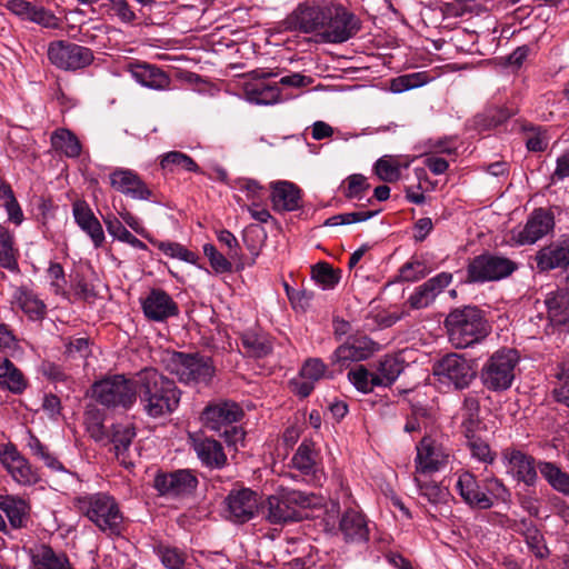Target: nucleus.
Masks as SVG:
<instances>
[{"label": "nucleus", "instance_id": "1", "mask_svg": "<svg viewBox=\"0 0 569 569\" xmlns=\"http://www.w3.org/2000/svg\"><path fill=\"white\" fill-rule=\"evenodd\" d=\"M137 396L147 416L158 418L173 412L181 391L176 382L157 369L146 368L137 375Z\"/></svg>", "mask_w": 569, "mask_h": 569}, {"label": "nucleus", "instance_id": "2", "mask_svg": "<svg viewBox=\"0 0 569 569\" xmlns=\"http://www.w3.org/2000/svg\"><path fill=\"white\" fill-rule=\"evenodd\" d=\"M450 343L458 349L468 348L489 332L488 322L477 307H465L452 310L445 320Z\"/></svg>", "mask_w": 569, "mask_h": 569}, {"label": "nucleus", "instance_id": "3", "mask_svg": "<svg viewBox=\"0 0 569 569\" xmlns=\"http://www.w3.org/2000/svg\"><path fill=\"white\" fill-rule=\"evenodd\" d=\"M456 489L468 506L478 509H490L498 501L508 502L511 496L500 479L488 477L478 481L469 471L458 476Z\"/></svg>", "mask_w": 569, "mask_h": 569}, {"label": "nucleus", "instance_id": "4", "mask_svg": "<svg viewBox=\"0 0 569 569\" xmlns=\"http://www.w3.org/2000/svg\"><path fill=\"white\" fill-rule=\"evenodd\" d=\"M76 507L93 522L100 531L119 536L123 529V515L113 497L98 492L78 497Z\"/></svg>", "mask_w": 569, "mask_h": 569}, {"label": "nucleus", "instance_id": "5", "mask_svg": "<svg viewBox=\"0 0 569 569\" xmlns=\"http://www.w3.org/2000/svg\"><path fill=\"white\" fill-rule=\"evenodd\" d=\"M164 363L167 370L186 385L208 386L216 372L212 359L198 352H171Z\"/></svg>", "mask_w": 569, "mask_h": 569}, {"label": "nucleus", "instance_id": "6", "mask_svg": "<svg viewBox=\"0 0 569 569\" xmlns=\"http://www.w3.org/2000/svg\"><path fill=\"white\" fill-rule=\"evenodd\" d=\"M137 377L129 379L124 375H113L93 383L92 397L103 407L127 410L137 400Z\"/></svg>", "mask_w": 569, "mask_h": 569}, {"label": "nucleus", "instance_id": "7", "mask_svg": "<svg viewBox=\"0 0 569 569\" xmlns=\"http://www.w3.org/2000/svg\"><path fill=\"white\" fill-rule=\"evenodd\" d=\"M317 497L299 490L283 491L279 496L268 498L267 520L272 525L298 521L302 518L300 508H312Z\"/></svg>", "mask_w": 569, "mask_h": 569}, {"label": "nucleus", "instance_id": "8", "mask_svg": "<svg viewBox=\"0 0 569 569\" xmlns=\"http://www.w3.org/2000/svg\"><path fill=\"white\" fill-rule=\"evenodd\" d=\"M519 361L515 349L496 351L483 365L480 378L482 385L491 391H503L511 387L515 379V368Z\"/></svg>", "mask_w": 569, "mask_h": 569}, {"label": "nucleus", "instance_id": "9", "mask_svg": "<svg viewBox=\"0 0 569 569\" xmlns=\"http://www.w3.org/2000/svg\"><path fill=\"white\" fill-rule=\"evenodd\" d=\"M361 29L360 20L339 3L327 4V14L321 38L326 42L342 43Z\"/></svg>", "mask_w": 569, "mask_h": 569}, {"label": "nucleus", "instance_id": "10", "mask_svg": "<svg viewBox=\"0 0 569 569\" xmlns=\"http://www.w3.org/2000/svg\"><path fill=\"white\" fill-rule=\"evenodd\" d=\"M433 373L442 385L452 386L457 390L466 389L477 376L471 360L458 353H448L433 367Z\"/></svg>", "mask_w": 569, "mask_h": 569}, {"label": "nucleus", "instance_id": "11", "mask_svg": "<svg viewBox=\"0 0 569 569\" xmlns=\"http://www.w3.org/2000/svg\"><path fill=\"white\" fill-rule=\"evenodd\" d=\"M517 268V263L507 257L481 254L470 261L467 269L468 281H498L509 277Z\"/></svg>", "mask_w": 569, "mask_h": 569}, {"label": "nucleus", "instance_id": "12", "mask_svg": "<svg viewBox=\"0 0 569 569\" xmlns=\"http://www.w3.org/2000/svg\"><path fill=\"white\" fill-rule=\"evenodd\" d=\"M48 58L53 66L66 71L83 69L94 59L91 49L66 40L50 42Z\"/></svg>", "mask_w": 569, "mask_h": 569}, {"label": "nucleus", "instance_id": "13", "mask_svg": "<svg viewBox=\"0 0 569 569\" xmlns=\"http://www.w3.org/2000/svg\"><path fill=\"white\" fill-rule=\"evenodd\" d=\"M555 228L553 214L543 208L535 209L522 227L510 231V242L516 246H529L550 233Z\"/></svg>", "mask_w": 569, "mask_h": 569}, {"label": "nucleus", "instance_id": "14", "mask_svg": "<svg viewBox=\"0 0 569 569\" xmlns=\"http://www.w3.org/2000/svg\"><path fill=\"white\" fill-rule=\"evenodd\" d=\"M326 14L327 4L320 6L313 1H306L298 4L287 17L286 23L290 30L303 33H318L321 36Z\"/></svg>", "mask_w": 569, "mask_h": 569}, {"label": "nucleus", "instance_id": "15", "mask_svg": "<svg viewBox=\"0 0 569 569\" xmlns=\"http://www.w3.org/2000/svg\"><path fill=\"white\" fill-rule=\"evenodd\" d=\"M415 467L417 475H431L442 469L449 459L447 449L430 437H425L417 445Z\"/></svg>", "mask_w": 569, "mask_h": 569}, {"label": "nucleus", "instance_id": "16", "mask_svg": "<svg viewBox=\"0 0 569 569\" xmlns=\"http://www.w3.org/2000/svg\"><path fill=\"white\" fill-rule=\"evenodd\" d=\"M378 349L379 345L367 336L351 337L336 349L331 361L332 365H338L340 369H343L352 362L370 358Z\"/></svg>", "mask_w": 569, "mask_h": 569}, {"label": "nucleus", "instance_id": "17", "mask_svg": "<svg viewBox=\"0 0 569 569\" xmlns=\"http://www.w3.org/2000/svg\"><path fill=\"white\" fill-rule=\"evenodd\" d=\"M109 180L114 190L134 200H149L153 194L147 183L132 169L116 168L109 174Z\"/></svg>", "mask_w": 569, "mask_h": 569}, {"label": "nucleus", "instance_id": "18", "mask_svg": "<svg viewBox=\"0 0 569 569\" xmlns=\"http://www.w3.org/2000/svg\"><path fill=\"white\" fill-rule=\"evenodd\" d=\"M198 485L197 477L187 469L169 473H158L153 487L161 496L178 497L191 493Z\"/></svg>", "mask_w": 569, "mask_h": 569}, {"label": "nucleus", "instance_id": "19", "mask_svg": "<svg viewBox=\"0 0 569 569\" xmlns=\"http://www.w3.org/2000/svg\"><path fill=\"white\" fill-rule=\"evenodd\" d=\"M228 518L238 523H244L253 518L258 510V498L256 492L243 488L232 490L226 498Z\"/></svg>", "mask_w": 569, "mask_h": 569}, {"label": "nucleus", "instance_id": "20", "mask_svg": "<svg viewBox=\"0 0 569 569\" xmlns=\"http://www.w3.org/2000/svg\"><path fill=\"white\" fill-rule=\"evenodd\" d=\"M143 313L148 320L163 322L179 315V307L173 299L161 289H152L141 300Z\"/></svg>", "mask_w": 569, "mask_h": 569}, {"label": "nucleus", "instance_id": "21", "mask_svg": "<svg viewBox=\"0 0 569 569\" xmlns=\"http://www.w3.org/2000/svg\"><path fill=\"white\" fill-rule=\"evenodd\" d=\"M242 417V409L233 401H221L207 406L202 412L204 425L217 432L241 420Z\"/></svg>", "mask_w": 569, "mask_h": 569}, {"label": "nucleus", "instance_id": "22", "mask_svg": "<svg viewBox=\"0 0 569 569\" xmlns=\"http://www.w3.org/2000/svg\"><path fill=\"white\" fill-rule=\"evenodd\" d=\"M253 80L244 83L243 92L249 102L256 104H273L280 100V88L277 83L266 82L273 73L253 71Z\"/></svg>", "mask_w": 569, "mask_h": 569}, {"label": "nucleus", "instance_id": "23", "mask_svg": "<svg viewBox=\"0 0 569 569\" xmlns=\"http://www.w3.org/2000/svg\"><path fill=\"white\" fill-rule=\"evenodd\" d=\"M190 439L191 447L202 466L220 470L228 465V457L218 440L203 436H191Z\"/></svg>", "mask_w": 569, "mask_h": 569}, {"label": "nucleus", "instance_id": "24", "mask_svg": "<svg viewBox=\"0 0 569 569\" xmlns=\"http://www.w3.org/2000/svg\"><path fill=\"white\" fill-rule=\"evenodd\" d=\"M126 71L139 84L152 90H167L170 87V77L159 67L147 62H130Z\"/></svg>", "mask_w": 569, "mask_h": 569}, {"label": "nucleus", "instance_id": "25", "mask_svg": "<svg viewBox=\"0 0 569 569\" xmlns=\"http://www.w3.org/2000/svg\"><path fill=\"white\" fill-rule=\"evenodd\" d=\"M6 8L22 20H28L51 29L59 26V19L53 13L27 0H8Z\"/></svg>", "mask_w": 569, "mask_h": 569}, {"label": "nucleus", "instance_id": "26", "mask_svg": "<svg viewBox=\"0 0 569 569\" xmlns=\"http://www.w3.org/2000/svg\"><path fill=\"white\" fill-rule=\"evenodd\" d=\"M0 460L6 470L18 483L30 485L37 480V475L28 460L13 446H8L3 449L0 455Z\"/></svg>", "mask_w": 569, "mask_h": 569}, {"label": "nucleus", "instance_id": "27", "mask_svg": "<svg viewBox=\"0 0 569 569\" xmlns=\"http://www.w3.org/2000/svg\"><path fill=\"white\" fill-rule=\"evenodd\" d=\"M452 274L441 272L430 278L416 288L415 292L409 297L408 302L413 309H422L428 307L435 298L450 284Z\"/></svg>", "mask_w": 569, "mask_h": 569}, {"label": "nucleus", "instance_id": "28", "mask_svg": "<svg viewBox=\"0 0 569 569\" xmlns=\"http://www.w3.org/2000/svg\"><path fill=\"white\" fill-rule=\"evenodd\" d=\"M537 268L540 271H548L562 268L569 264V237L553 242L536 254Z\"/></svg>", "mask_w": 569, "mask_h": 569}, {"label": "nucleus", "instance_id": "29", "mask_svg": "<svg viewBox=\"0 0 569 569\" xmlns=\"http://www.w3.org/2000/svg\"><path fill=\"white\" fill-rule=\"evenodd\" d=\"M72 213L79 228L90 237L96 248H100L106 237L102 226L91 208L84 201H76L72 206Z\"/></svg>", "mask_w": 569, "mask_h": 569}, {"label": "nucleus", "instance_id": "30", "mask_svg": "<svg viewBox=\"0 0 569 569\" xmlns=\"http://www.w3.org/2000/svg\"><path fill=\"white\" fill-rule=\"evenodd\" d=\"M503 460L508 463L509 472L527 486L535 485L537 471L533 466V458L517 449H506Z\"/></svg>", "mask_w": 569, "mask_h": 569}, {"label": "nucleus", "instance_id": "31", "mask_svg": "<svg viewBox=\"0 0 569 569\" xmlns=\"http://www.w3.org/2000/svg\"><path fill=\"white\" fill-rule=\"evenodd\" d=\"M271 201L277 211H295L301 207L300 189L289 181H277L271 184Z\"/></svg>", "mask_w": 569, "mask_h": 569}, {"label": "nucleus", "instance_id": "32", "mask_svg": "<svg viewBox=\"0 0 569 569\" xmlns=\"http://www.w3.org/2000/svg\"><path fill=\"white\" fill-rule=\"evenodd\" d=\"M136 437V429L131 423H116L111 427L110 436H107L113 443V450L121 465L129 467V449Z\"/></svg>", "mask_w": 569, "mask_h": 569}, {"label": "nucleus", "instance_id": "33", "mask_svg": "<svg viewBox=\"0 0 569 569\" xmlns=\"http://www.w3.org/2000/svg\"><path fill=\"white\" fill-rule=\"evenodd\" d=\"M339 528L346 541L363 542L369 539L367 520L357 510L348 509L340 519Z\"/></svg>", "mask_w": 569, "mask_h": 569}, {"label": "nucleus", "instance_id": "34", "mask_svg": "<svg viewBox=\"0 0 569 569\" xmlns=\"http://www.w3.org/2000/svg\"><path fill=\"white\" fill-rule=\"evenodd\" d=\"M32 569H74L63 552H56L48 545H40L31 550Z\"/></svg>", "mask_w": 569, "mask_h": 569}, {"label": "nucleus", "instance_id": "35", "mask_svg": "<svg viewBox=\"0 0 569 569\" xmlns=\"http://www.w3.org/2000/svg\"><path fill=\"white\" fill-rule=\"evenodd\" d=\"M0 510L6 513L12 528L20 529L27 526L30 506L24 499L17 496L0 495Z\"/></svg>", "mask_w": 569, "mask_h": 569}, {"label": "nucleus", "instance_id": "36", "mask_svg": "<svg viewBox=\"0 0 569 569\" xmlns=\"http://www.w3.org/2000/svg\"><path fill=\"white\" fill-rule=\"evenodd\" d=\"M13 299L17 306L31 319H43L47 313L46 303L30 288L21 286L16 288Z\"/></svg>", "mask_w": 569, "mask_h": 569}, {"label": "nucleus", "instance_id": "37", "mask_svg": "<svg viewBox=\"0 0 569 569\" xmlns=\"http://www.w3.org/2000/svg\"><path fill=\"white\" fill-rule=\"evenodd\" d=\"M0 386L12 393H21L27 388L23 373L8 358H0Z\"/></svg>", "mask_w": 569, "mask_h": 569}, {"label": "nucleus", "instance_id": "38", "mask_svg": "<svg viewBox=\"0 0 569 569\" xmlns=\"http://www.w3.org/2000/svg\"><path fill=\"white\" fill-rule=\"evenodd\" d=\"M549 319L555 325L569 321V295L565 291L550 292L546 298Z\"/></svg>", "mask_w": 569, "mask_h": 569}, {"label": "nucleus", "instance_id": "39", "mask_svg": "<svg viewBox=\"0 0 569 569\" xmlns=\"http://www.w3.org/2000/svg\"><path fill=\"white\" fill-rule=\"evenodd\" d=\"M51 146L56 151L69 158H77L81 153V143L73 132L59 128L51 134Z\"/></svg>", "mask_w": 569, "mask_h": 569}, {"label": "nucleus", "instance_id": "40", "mask_svg": "<svg viewBox=\"0 0 569 569\" xmlns=\"http://www.w3.org/2000/svg\"><path fill=\"white\" fill-rule=\"evenodd\" d=\"M241 343L246 352L254 358H263L272 351L270 338L264 333L252 330L242 333Z\"/></svg>", "mask_w": 569, "mask_h": 569}, {"label": "nucleus", "instance_id": "41", "mask_svg": "<svg viewBox=\"0 0 569 569\" xmlns=\"http://www.w3.org/2000/svg\"><path fill=\"white\" fill-rule=\"evenodd\" d=\"M0 266L11 272L19 271L18 249L14 248V237L6 228H0Z\"/></svg>", "mask_w": 569, "mask_h": 569}, {"label": "nucleus", "instance_id": "42", "mask_svg": "<svg viewBox=\"0 0 569 569\" xmlns=\"http://www.w3.org/2000/svg\"><path fill=\"white\" fill-rule=\"evenodd\" d=\"M403 370L402 361L396 357L387 356L380 360L375 372L373 383L388 387L392 385Z\"/></svg>", "mask_w": 569, "mask_h": 569}, {"label": "nucleus", "instance_id": "43", "mask_svg": "<svg viewBox=\"0 0 569 569\" xmlns=\"http://www.w3.org/2000/svg\"><path fill=\"white\" fill-rule=\"evenodd\" d=\"M161 168L170 173L179 170L200 173L201 170L196 161L188 154L180 151H170L161 157Z\"/></svg>", "mask_w": 569, "mask_h": 569}, {"label": "nucleus", "instance_id": "44", "mask_svg": "<svg viewBox=\"0 0 569 569\" xmlns=\"http://www.w3.org/2000/svg\"><path fill=\"white\" fill-rule=\"evenodd\" d=\"M479 410L480 405L478 398L475 396H467L460 409L461 428L467 438H471V433H475L480 423Z\"/></svg>", "mask_w": 569, "mask_h": 569}, {"label": "nucleus", "instance_id": "45", "mask_svg": "<svg viewBox=\"0 0 569 569\" xmlns=\"http://www.w3.org/2000/svg\"><path fill=\"white\" fill-rule=\"evenodd\" d=\"M103 222L107 227L109 234H111L114 239L129 243L131 247L139 250L147 249V244L137 237H134L114 216L109 214L107 217H103Z\"/></svg>", "mask_w": 569, "mask_h": 569}, {"label": "nucleus", "instance_id": "46", "mask_svg": "<svg viewBox=\"0 0 569 569\" xmlns=\"http://www.w3.org/2000/svg\"><path fill=\"white\" fill-rule=\"evenodd\" d=\"M316 459L317 453L315 451L313 443L305 440L298 447L291 459V463L297 470L305 475H309L315 469Z\"/></svg>", "mask_w": 569, "mask_h": 569}, {"label": "nucleus", "instance_id": "47", "mask_svg": "<svg viewBox=\"0 0 569 569\" xmlns=\"http://www.w3.org/2000/svg\"><path fill=\"white\" fill-rule=\"evenodd\" d=\"M425 476L426 475L415 473L413 477V481L418 488L419 493L427 498V500L431 503L446 501L447 497L449 496L447 488L441 487L439 483L432 480H425Z\"/></svg>", "mask_w": 569, "mask_h": 569}, {"label": "nucleus", "instance_id": "48", "mask_svg": "<svg viewBox=\"0 0 569 569\" xmlns=\"http://www.w3.org/2000/svg\"><path fill=\"white\" fill-rule=\"evenodd\" d=\"M539 471L556 490L569 495L568 473L561 471L560 468L551 462H541Z\"/></svg>", "mask_w": 569, "mask_h": 569}, {"label": "nucleus", "instance_id": "49", "mask_svg": "<svg viewBox=\"0 0 569 569\" xmlns=\"http://www.w3.org/2000/svg\"><path fill=\"white\" fill-rule=\"evenodd\" d=\"M312 279L322 289H332L340 281V271L328 262H318L311 269Z\"/></svg>", "mask_w": 569, "mask_h": 569}, {"label": "nucleus", "instance_id": "50", "mask_svg": "<svg viewBox=\"0 0 569 569\" xmlns=\"http://www.w3.org/2000/svg\"><path fill=\"white\" fill-rule=\"evenodd\" d=\"M0 200H6L4 208H6L9 221L13 222L17 226L21 224L23 221L22 209H21L18 200L14 197L12 188L10 187L9 183H7L4 181H2Z\"/></svg>", "mask_w": 569, "mask_h": 569}, {"label": "nucleus", "instance_id": "51", "mask_svg": "<svg viewBox=\"0 0 569 569\" xmlns=\"http://www.w3.org/2000/svg\"><path fill=\"white\" fill-rule=\"evenodd\" d=\"M242 238L250 253L253 257H257L267 239V231L263 227L257 223H251L244 228Z\"/></svg>", "mask_w": 569, "mask_h": 569}, {"label": "nucleus", "instance_id": "52", "mask_svg": "<svg viewBox=\"0 0 569 569\" xmlns=\"http://www.w3.org/2000/svg\"><path fill=\"white\" fill-rule=\"evenodd\" d=\"M376 173L386 182H393L400 178L401 166L395 157L385 156L376 162Z\"/></svg>", "mask_w": 569, "mask_h": 569}, {"label": "nucleus", "instance_id": "53", "mask_svg": "<svg viewBox=\"0 0 569 569\" xmlns=\"http://www.w3.org/2000/svg\"><path fill=\"white\" fill-rule=\"evenodd\" d=\"M84 425L90 437L96 441H102L107 438L103 427V415L97 408H89L84 413Z\"/></svg>", "mask_w": 569, "mask_h": 569}, {"label": "nucleus", "instance_id": "54", "mask_svg": "<svg viewBox=\"0 0 569 569\" xmlns=\"http://www.w3.org/2000/svg\"><path fill=\"white\" fill-rule=\"evenodd\" d=\"M375 372H370L363 366L357 367L355 370L348 372L349 381L356 387L357 390L367 393L372 391L373 387H378L373 383Z\"/></svg>", "mask_w": 569, "mask_h": 569}, {"label": "nucleus", "instance_id": "55", "mask_svg": "<svg viewBox=\"0 0 569 569\" xmlns=\"http://www.w3.org/2000/svg\"><path fill=\"white\" fill-rule=\"evenodd\" d=\"M378 212H379V210H375V211L360 210V211H355V212L340 213V214H336V216L328 218L325 221V226L336 227V226L362 222V221H366V220L372 218Z\"/></svg>", "mask_w": 569, "mask_h": 569}, {"label": "nucleus", "instance_id": "56", "mask_svg": "<svg viewBox=\"0 0 569 569\" xmlns=\"http://www.w3.org/2000/svg\"><path fill=\"white\" fill-rule=\"evenodd\" d=\"M426 78L427 76L423 72L403 74L392 79L390 88L392 92L400 93L422 86L426 82Z\"/></svg>", "mask_w": 569, "mask_h": 569}, {"label": "nucleus", "instance_id": "57", "mask_svg": "<svg viewBox=\"0 0 569 569\" xmlns=\"http://www.w3.org/2000/svg\"><path fill=\"white\" fill-rule=\"evenodd\" d=\"M203 253L217 273H226L232 270V263L213 244L206 243L203 246Z\"/></svg>", "mask_w": 569, "mask_h": 569}, {"label": "nucleus", "instance_id": "58", "mask_svg": "<svg viewBox=\"0 0 569 569\" xmlns=\"http://www.w3.org/2000/svg\"><path fill=\"white\" fill-rule=\"evenodd\" d=\"M558 385L553 389V396L558 402L569 407V362H565L556 373Z\"/></svg>", "mask_w": 569, "mask_h": 569}, {"label": "nucleus", "instance_id": "59", "mask_svg": "<svg viewBox=\"0 0 569 569\" xmlns=\"http://www.w3.org/2000/svg\"><path fill=\"white\" fill-rule=\"evenodd\" d=\"M158 248L167 256L194 264L198 256L180 243L160 242Z\"/></svg>", "mask_w": 569, "mask_h": 569}, {"label": "nucleus", "instance_id": "60", "mask_svg": "<svg viewBox=\"0 0 569 569\" xmlns=\"http://www.w3.org/2000/svg\"><path fill=\"white\" fill-rule=\"evenodd\" d=\"M327 366L319 358H310L305 361L300 376L301 379H308L312 382L319 381L323 377H326Z\"/></svg>", "mask_w": 569, "mask_h": 569}, {"label": "nucleus", "instance_id": "61", "mask_svg": "<svg viewBox=\"0 0 569 569\" xmlns=\"http://www.w3.org/2000/svg\"><path fill=\"white\" fill-rule=\"evenodd\" d=\"M47 274L50 280L51 290L56 295L63 296L66 293L67 280L64 277V271H63L62 266L57 262L50 263V266L47 270Z\"/></svg>", "mask_w": 569, "mask_h": 569}, {"label": "nucleus", "instance_id": "62", "mask_svg": "<svg viewBox=\"0 0 569 569\" xmlns=\"http://www.w3.org/2000/svg\"><path fill=\"white\" fill-rule=\"evenodd\" d=\"M163 566L168 569H181L184 565V555L177 548L162 547L158 551Z\"/></svg>", "mask_w": 569, "mask_h": 569}, {"label": "nucleus", "instance_id": "63", "mask_svg": "<svg viewBox=\"0 0 569 569\" xmlns=\"http://www.w3.org/2000/svg\"><path fill=\"white\" fill-rule=\"evenodd\" d=\"M468 439V446L473 458H477L482 462H492L493 456L490 447L487 442L481 439L475 438V433H471V438Z\"/></svg>", "mask_w": 569, "mask_h": 569}, {"label": "nucleus", "instance_id": "64", "mask_svg": "<svg viewBox=\"0 0 569 569\" xmlns=\"http://www.w3.org/2000/svg\"><path fill=\"white\" fill-rule=\"evenodd\" d=\"M348 187L346 190V197L353 199H361L365 191L368 190L369 184L367 183L366 177L362 174H352L348 178Z\"/></svg>", "mask_w": 569, "mask_h": 569}]
</instances>
